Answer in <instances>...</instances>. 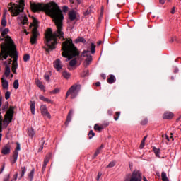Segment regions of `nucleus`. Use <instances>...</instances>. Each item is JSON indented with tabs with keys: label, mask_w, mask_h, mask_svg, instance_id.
<instances>
[{
	"label": "nucleus",
	"mask_w": 181,
	"mask_h": 181,
	"mask_svg": "<svg viewBox=\"0 0 181 181\" xmlns=\"http://www.w3.org/2000/svg\"><path fill=\"white\" fill-rule=\"evenodd\" d=\"M4 181H9V177H7L6 178H5Z\"/></svg>",
	"instance_id": "64"
},
{
	"label": "nucleus",
	"mask_w": 181,
	"mask_h": 181,
	"mask_svg": "<svg viewBox=\"0 0 181 181\" xmlns=\"http://www.w3.org/2000/svg\"><path fill=\"white\" fill-rule=\"evenodd\" d=\"M30 8L33 12H45L48 16H50L55 23L57 31L53 33L52 28H48L45 33V40L43 47L47 53H50L54 49V45L57 43V37L63 39L64 33H63V20L64 16L57 4L51 2L47 4L42 3H30Z\"/></svg>",
	"instance_id": "1"
},
{
	"label": "nucleus",
	"mask_w": 181,
	"mask_h": 181,
	"mask_svg": "<svg viewBox=\"0 0 181 181\" xmlns=\"http://www.w3.org/2000/svg\"><path fill=\"white\" fill-rule=\"evenodd\" d=\"M0 132H2V123H0Z\"/></svg>",
	"instance_id": "63"
},
{
	"label": "nucleus",
	"mask_w": 181,
	"mask_h": 181,
	"mask_svg": "<svg viewBox=\"0 0 181 181\" xmlns=\"http://www.w3.org/2000/svg\"><path fill=\"white\" fill-rule=\"evenodd\" d=\"M175 7H173V8H172V11H171V13L173 15V13H175Z\"/></svg>",
	"instance_id": "61"
},
{
	"label": "nucleus",
	"mask_w": 181,
	"mask_h": 181,
	"mask_svg": "<svg viewBox=\"0 0 181 181\" xmlns=\"http://www.w3.org/2000/svg\"><path fill=\"white\" fill-rule=\"evenodd\" d=\"M40 111L42 115H44L45 117H47L49 119L52 118V116L50 115V113H49V111L47 110V107H46V105H41Z\"/></svg>",
	"instance_id": "11"
},
{
	"label": "nucleus",
	"mask_w": 181,
	"mask_h": 181,
	"mask_svg": "<svg viewBox=\"0 0 181 181\" xmlns=\"http://www.w3.org/2000/svg\"><path fill=\"white\" fill-rule=\"evenodd\" d=\"M59 91H60L59 89L56 88V89L52 90L51 93H52V94H57V93H59Z\"/></svg>",
	"instance_id": "51"
},
{
	"label": "nucleus",
	"mask_w": 181,
	"mask_h": 181,
	"mask_svg": "<svg viewBox=\"0 0 181 181\" xmlns=\"http://www.w3.org/2000/svg\"><path fill=\"white\" fill-rule=\"evenodd\" d=\"M39 98L42 101H44V103H48V104H53V101H52V100H50V99H49V98H46V97H45L42 95H40L39 96Z\"/></svg>",
	"instance_id": "18"
},
{
	"label": "nucleus",
	"mask_w": 181,
	"mask_h": 181,
	"mask_svg": "<svg viewBox=\"0 0 181 181\" xmlns=\"http://www.w3.org/2000/svg\"><path fill=\"white\" fill-rule=\"evenodd\" d=\"M2 107V109H0V112L4 113L8 110V105H4L2 106V98H0V108Z\"/></svg>",
	"instance_id": "20"
},
{
	"label": "nucleus",
	"mask_w": 181,
	"mask_h": 181,
	"mask_svg": "<svg viewBox=\"0 0 181 181\" xmlns=\"http://www.w3.org/2000/svg\"><path fill=\"white\" fill-rule=\"evenodd\" d=\"M25 6V0H20L18 4L10 3L8 4V11L12 13L13 16H18L21 12H23Z\"/></svg>",
	"instance_id": "4"
},
{
	"label": "nucleus",
	"mask_w": 181,
	"mask_h": 181,
	"mask_svg": "<svg viewBox=\"0 0 181 181\" xmlns=\"http://www.w3.org/2000/svg\"><path fill=\"white\" fill-rule=\"evenodd\" d=\"M28 134L30 138H33V136H35V130L33 129V128L28 129Z\"/></svg>",
	"instance_id": "26"
},
{
	"label": "nucleus",
	"mask_w": 181,
	"mask_h": 181,
	"mask_svg": "<svg viewBox=\"0 0 181 181\" xmlns=\"http://www.w3.org/2000/svg\"><path fill=\"white\" fill-rule=\"evenodd\" d=\"M144 146H145V140H142L140 144V149H144Z\"/></svg>",
	"instance_id": "46"
},
{
	"label": "nucleus",
	"mask_w": 181,
	"mask_h": 181,
	"mask_svg": "<svg viewBox=\"0 0 181 181\" xmlns=\"http://www.w3.org/2000/svg\"><path fill=\"white\" fill-rule=\"evenodd\" d=\"M6 17L5 16V15L3 16L1 22V25L2 26V28H5L6 26Z\"/></svg>",
	"instance_id": "30"
},
{
	"label": "nucleus",
	"mask_w": 181,
	"mask_h": 181,
	"mask_svg": "<svg viewBox=\"0 0 181 181\" xmlns=\"http://www.w3.org/2000/svg\"><path fill=\"white\" fill-rule=\"evenodd\" d=\"M88 135L89 139H91L95 135V133H94L93 130H90L88 134Z\"/></svg>",
	"instance_id": "40"
},
{
	"label": "nucleus",
	"mask_w": 181,
	"mask_h": 181,
	"mask_svg": "<svg viewBox=\"0 0 181 181\" xmlns=\"http://www.w3.org/2000/svg\"><path fill=\"white\" fill-rule=\"evenodd\" d=\"M18 19H20V21H21L22 25H28L29 23L28 17L26 16H23L18 18Z\"/></svg>",
	"instance_id": "19"
},
{
	"label": "nucleus",
	"mask_w": 181,
	"mask_h": 181,
	"mask_svg": "<svg viewBox=\"0 0 181 181\" xmlns=\"http://www.w3.org/2000/svg\"><path fill=\"white\" fill-rule=\"evenodd\" d=\"M35 83H36V86H37L39 88H40V90H45V86L43 85L42 81L37 80Z\"/></svg>",
	"instance_id": "28"
},
{
	"label": "nucleus",
	"mask_w": 181,
	"mask_h": 181,
	"mask_svg": "<svg viewBox=\"0 0 181 181\" xmlns=\"http://www.w3.org/2000/svg\"><path fill=\"white\" fill-rule=\"evenodd\" d=\"M100 151H101V150H100V149H98V148L96 150V151H95V153H94V158L98 156V155L100 154Z\"/></svg>",
	"instance_id": "49"
},
{
	"label": "nucleus",
	"mask_w": 181,
	"mask_h": 181,
	"mask_svg": "<svg viewBox=\"0 0 181 181\" xmlns=\"http://www.w3.org/2000/svg\"><path fill=\"white\" fill-rule=\"evenodd\" d=\"M8 56L13 57L11 70L14 74H16V69H18V57L16 56V50L14 52L13 54H8Z\"/></svg>",
	"instance_id": "9"
},
{
	"label": "nucleus",
	"mask_w": 181,
	"mask_h": 181,
	"mask_svg": "<svg viewBox=\"0 0 181 181\" xmlns=\"http://www.w3.org/2000/svg\"><path fill=\"white\" fill-rule=\"evenodd\" d=\"M71 117H73V110H71L67 115L65 125L67 127L71 121Z\"/></svg>",
	"instance_id": "14"
},
{
	"label": "nucleus",
	"mask_w": 181,
	"mask_h": 181,
	"mask_svg": "<svg viewBox=\"0 0 181 181\" xmlns=\"http://www.w3.org/2000/svg\"><path fill=\"white\" fill-rule=\"evenodd\" d=\"M95 86H96L97 87H100V86H101V83L97 82V83H95Z\"/></svg>",
	"instance_id": "60"
},
{
	"label": "nucleus",
	"mask_w": 181,
	"mask_h": 181,
	"mask_svg": "<svg viewBox=\"0 0 181 181\" xmlns=\"http://www.w3.org/2000/svg\"><path fill=\"white\" fill-rule=\"evenodd\" d=\"M80 90H81V86L74 84L68 90L66 98L69 97V95H71V98H76L77 95H78V93H80Z\"/></svg>",
	"instance_id": "5"
},
{
	"label": "nucleus",
	"mask_w": 181,
	"mask_h": 181,
	"mask_svg": "<svg viewBox=\"0 0 181 181\" xmlns=\"http://www.w3.org/2000/svg\"><path fill=\"white\" fill-rule=\"evenodd\" d=\"M33 35L30 38L31 45H35L36 42H37V36H39V33H37V28H39V25H37V20L35 18H33Z\"/></svg>",
	"instance_id": "6"
},
{
	"label": "nucleus",
	"mask_w": 181,
	"mask_h": 181,
	"mask_svg": "<svg viewBox=\"0 0 181 181\" xmlns=\"http://www.w3.org/2000/svg\"><path fill=\"white\" fill-rule=\"evenodd\" d=\"M47 165V164H45V163L43 164V165H42V170H45Z\"/></svg>",
	"instance_id": "57"
},
{
	"label": "nucleus",
	"mask_w": 181,
	"mask_h": 181,
	"mask_svg": "<svg viewBox=\"0 0 181 181\" xmlns=\"http://www.w3.org/2000/svg\"><path fill=\"white\" fill-rule=\"evenodd\" d=\"M175 117V114L170 111H165L163 115V119H172Z\"/></svg>",
	"instance_id": "13"
},
{
	"label": "nucleus",
	"mask_w": 181,
	"mask_h": 181,
	"mask_svg": "<svg viewBox=\"0 0 181 181\" xmlns=\"http://www.w3.org/2000/svg\"><path fill=\"white\" fill-rule=\"evenodd\" d=\"M107 81L109 84H112L113 83H115V76L114 75H110V76L107 79Z\"/></svg>",
	"instance_id": "23"
},
{
	"label": "nucleus",
	"mask_w": 181,
	"mask_h": 181,
	"mask_svg": "<svg viewBox=\"0 0 181 181\" xmlns=\"http://www.w3.org/2000/svg\"><path fill=\"white\" fill-rule=\"evenodd\" d=\"M10 74H11V68L8 65H6L5 68L4 76H6V77H9Z\"/></svg>",
	"instance_id": "25"
},
{
	"label": "nucleus",
	"mask_w": 181,
	"mask_h": 181,
	"mask_svg": "<svg viewBox=\"0 0 181 181\" xmlns=\"http://www.w3.org/2000/svg\"><path fill=\"white\" fill-rule=\"evenodd\" d=\"M153 152H154L156 156H157V158H159V156L160 155V149L157 148L156 147H153Z\"/></svg>",
	"instance_id": "29"
},
{
	"label": "nucleus",
	"mask_w": 181,
	"mask_h": 181,
	"mask_svg": "<svg viewBox=\"0 0 181 181\" xmlns=\"http://www.w3.org/2000/svg\"><path fill=\"white\" fill-rule=\"evenodd\" d=\"M62 11L63 12H67V11H69V7L67 6H64L62 7Z\"/></svg>",
	"instance_id": "53"
},
{
	"label": "nucleus",
	"mask_w": 181,
	"mask_h": 181,
	"mask_svg": "<svg viewBox=\"0 0 181 181\" xmlns=\"http://www.w3.org/2000/svg\"><path fill=\"white\" fill-rule=\"evenodd\" d=\"M114 166H115V162L112 161L109 163L108 165H107L106 168H114Z\"/></svg>",
	"instance_id": "44"
},
{
	"label": "nucleus",
	"mask_w": 181,
	"mask_h": 181,
	"mask_svg": "<svg viewBox=\"0 0 181 181\" xmlns=\"http://www.w3.org/2000/svg\"><path fill=\"white\" fill-rule=\"evenodd\" d=\"M33 176H35V169H33L30 173L28 174V178L30 181L33 180Z\"/></svg>",
	"instance_id": "33"
},
{
	"label": "nucleus",
	"mask_w": 181,
	"mask_h": 181,
	"mask_svg": "<svg viewBox=\"0 0 181 181\" xmlns=\"http://www.w3.org/2000/svg\"><path fill=\"white\" fill-rule=\"evenodd\" d=\"M1 36L0 40H4V42L1 44V51L0 52V60H6L8 55L15 54L16 47L12 38L8 35L9 33V28H0Z\"/></svg>",
	"instance_id": "2"
},
{
	"label": "nucleus",
	"mask_w": 181,
	"mask_h": 181,
	"mask_svg": "<svg viewBox=\"0 0 181 181\" xmlns=\"http://www.w3.org/2000/svg\"><path fill=\"white\" fill-rule=\"evenodd\" d=\"M141 125H146V124H148V119L145 118L141 122Z\"/></svg>",
	"instance_id": "45"
},
{
	"label": "nucleus",
	"mask_w": 181,
	"mask_h": 181,
	"mask_svg": "<svg viewBox=\"0 0 181 181\" xmlns=\"http://www.w3.org/2000/svg\"><path fill=\"white\" fill-rule=\"evenodd\" d=\"M112 110H109L108 111H107V114L109 115H112Z\"/></svg>",
	"instance_id": "55"
},
{
	"label": "nucleus",
	"mask_w": 181,
	"mask_h": 181,
	"mask_svg": "<svg viewBox=\"0 0 181 181\" xmlns=\"http://www.w3.org/2000/svg\"><path fill=\"white\" fill-rule=\"evenodd\" d=\"M93 9H94V7L93 6L89 7V8L84 13L85 16H87V15L93 13Z\"/></svg>",
	"instance_id": "32"
},
{
	"label": "nucleus",
	"mask_w": 181,
	"mask_h": 181,
	"mask_svg": "<svg viewBox=\"0 0 181 181\" xmlns=\"http://www.w3.org/2000/svg\"><path fill=\"white\" fill-rule=\"evenodd\" d=\"M76 17H77V16L76 14V11H69V18L70 21H74V19H76Z\"/></svg>",
	"instance_id": "21"
},
{
	"label": "nucleus",
	"mask_w": 181,
	"mask_h": 181,
	"mask_svg": "<svg viewBox=\"0 0 181 181\" xmlns=\"http://www.w3.org/2000/svg\"><path fill=\"white\" fill-rule=\"evenodd\" d=\"M19 155V153L18 151H14V154L13 155V157L11 160V163L13 165L14 163H16V161L18 160V156Z\"/></svg>",
	"instance_id": "17"
},
{
	"label": "nucleus",
	"mask_w": 181,
	"mask_h": 181,
	"mask_svg": "<svg viewBox=\"0 0 181 181\" xmlns=\"http://www.w3.org/2000/svg\"><path fill=\"white\" fill-rule=\"evenodd\" d=\"M16 151L15 152H18V151H21V144L19 143H16Z\"/></svg>",
	"instance_id": "48"
},
{
	"label": "nucleus",
	"mask_w": 181,
	"mask_h": 181,
	"mask_svg": "<svg viewBox=\"0 0 181 181\" xmlns=\"http://www.w3.org/2000/svg\"><path fill=\"white\" fill-rule=\"evenodd\" d=\"M21 179L25 176V173H26V168L25 167H22L21 168Z\"/></svg>",
	"instance_id": "39"
},
{
	"label": "nucleus",
	"mask_w": 181,
	"mask_h": 181,
	"mask_svg": "<svg viewBox=\"0 0 181 181\" xmlns=\"http://www.w3.org/2000/svg\"><path fill=\"white\" fill-rule=\"evenodd\" d=\"M81 57H86L84 62L85 67L90 66L91 64V62H93V57L90 54L89 50H85L81 54Z\"/></svg>",
	"instance_id": "8"
},
{
	"label": "nucleus",
	"mask_w": 181,
	"mask_h": 181,
	"mask_svg": "<svg viewBox=\"0 0 181 181\" xmlns=\"http://www.w3.org/2000/svg\"><path fill=\"white\" fill-rule=\"evenodd\" d=\"M101 176H103V173L99 172V173H98V176H97L96 180H97V181H99V180H100V177H101Z\"/></svg>",
	"instance_id": "50"
},
{
	"label": "nucleus",
	"mask_w": 181,
	"mask_h": 181,
	"mask_svg": "<svg viewBox=\"0 0 181 181\" xmlns=\"http://www.w3.org/2000/svg\"><path fill=\"white\" fill-rule=\"evenodd\" d=\"M161 178L163 181H169V180L168 179V176L166 175V173L163 172L161 173Z\"/></svg>",
	"instance_id": "34"
},
{
	"label": "nucleus",
	"mask_w": 181,
	"mask_h": 181,
	"mask_svg": "<svg viewBox=\"0 0 181 181\" xmlns=\"http://www.w3.org/2000/svg\"><path fill=\"white\" fill-rule=\"evenodd\" d=\"M2 87L4 90H8L9 88V82L4 78H1Z\"/></svg>",
	"instance_id": "16"
},
{
	"label": "nucleus",
	"mask_w": 181,
	"mask_h": 181,
	"mask_svg": "<svg viewBox=\"0 0 181 181\" xmlns=\"http://www.w3.org/2000/svg\"><path fill=\"white\" fill-rule=\"evenodd\" d=\"M13 88L15 90H18L19 88V80L16 79L13 82Z\"/></svg>",
	"instance_id": "35"
},
{
	"label": "nucleus",
	"mask_w": 181,
	"mask_h": 181,
	"mask_svg": "<svg viewBox=\"0 0 181 181\" xmlns=\"http://www.w3.org/2000/svg\"><path fill=\"white\" fill-rule=\"evenodd\" d=\"M94 129L95 131H98L99 132H101V131H103V127L98 124H95Z\"/></svg>",
	"instance_id": "36"
},
{
	"label": "nucleus",
	"mask_w": 181,
	"mask_h": 181,
	"mask_svg": "<svg viewBox=\"0 0 181 181\" xmlns=\"http://www.w3.org/2000/svg\"><path fill=\"white\" fill-rule=\"evenodd\" d=\"M30 59V56L29 54H25L23 57L24 62H29Z\"/></svg>",
	"instance_id": "41"
},
{
	"label": "nucleus",
	"mask_w": 181,
	"mask_h": 181,
	"mask_svg": "<svg viewBox=\"0 0 181 181\" xmlns=\"http://www.w3.org/2000/svg\"><path fill=\"white\" fill-rule=\"evenodd\" d=\"M44 78L46 80V81H50V76L48 74H45L44 76Z\"/></svg>",
	"instance_id": "47"
},
{
	"label": "nucleus",
	"mask_w": 181,
	"mask_h": 181,
	"mask_svg": "<svg viewBox=\"0 0 181 181\" xmlns=\"http://www.w3.org/2000/svg\"><path fill=\"white\" fill-rule=\"evenodd\" d=\"M116 117H114L115 121H118L119 115H121V112H116Z\"/></svg>",
	"instance_id": "43"
},
{
	"label": "nucleus",
	"mask_w": 181,
	"mask_h": 181,
	"mask_svg": "<svg viewBox=\"0 0 181 181\" xmlns=\"http://www.w3.org/2000/svg\"><path fill=\"white\" fill-rule=\"evenodd\" d=\"M50 160V158L49 157H46L44 160V163H45L46 165H47V163H49V161Z\"/></svg>",
	"instance_id": "52"
},
{
	"label": "nucleus",
	"mask_w": 181,
	"mask_h": 181,
	"mask_svg": "<svg viewBox=\"0 0 181 181\" xmlns=\"http://www.w3.org/2000/svg\"><path fill=\"white\" fill-rule=\"evenodd\" d=\"M54 67L57 71H60L63 69V64H62L60 59H57L54 62Z\"/></svg>",
	"instance_id": "12"
},
{
	"label": "nucleus",
	"mask_w": 181,
	"mask_h": 181,
	"mask_svg": "<svg viewBox=\"0 0 181 181\" xmlns=\"http://www.w3.org/2000/svg\"><path fill=\"white\" fill-rule=\"evenodd\" d=\"M75 43H86V39L83 37H78L75 40Z\"/></svg>",
	"instance_id": "27"
},
{
	"label": "nucleus",
	"mask_w": 181,
	"mask_h": 181,
	"mask_svg": "<svg viewBox=\"0 0 181 181\" xmlns=\"http://www.w3.org/2000/svg\"><path fill=\"white\" fill-rule=\"evenodd\" d=\"M90 52L92 53V54H94V53H95V45L93 42L90 44Z\"/></svg>",
	"instance_id": "37"
},
{
	"label": "nucleus",
	"mask_w": 181,
	"mask_h": 181,
	"mask_svg": "<svg viewBox=\"0 0 181 181\" xmlns=\"http://www.w3.org/2000/svg\"><path fill=\"white\" fill-rule=\"evenodd\" d=\"M1 112H0V124H2V115H1Z\"/></svg>",
	"instance_id": "62"
},
{
	"label": "nucleus",
	"mask_w": 181,
	"mask_h": 181,
	"mask_svg": "<svg viewBox=\"0 0 181 181\" xmlns=\"http://www.w3.org/2000/svg\"><path fill=\"white\" fill-rule=\"evenodd\" d=\"M13 107H10L8 110L6 112L4 120V124L5 127H8L9 125L10 122H12V117H13Z\"/></svg>",
	"instance_id": "7"
},
{
	"label": "nucleus",
	"mask_w": 181,
	"mask_h": 181,
	"mask_svg": "<svg viewBox=\"0 0 181 181\" xmlns=\"http://www.w3.org/2000/svg\"><path fill=\"white\" fill-rule=\"evenodd\" d=\"M176 40V37H171L170 40V43H173Z\"/></svg>",
	"instance_id": "54"
},
{
	"label": "nucleus",
	"mask_w": 181,
	"mask_h": 181,
	"mask_svg": "<svg viewBox=\"0 0 181 181\" xmlns=\"http://www.w3.org/2000/svg\"><path fill=\"white\" fill-rule=\"evenodd\" d=\"M130 181H142V174L141 173V172H133Z\"/></svg>",
	"instance_id": "10"
},
{
	"label": "nucleus",
	"mask_w": 181,
	"mask_h": 181,
	"mask_svg": "<svg viewBox=\"0 0 181 181\" xmlns=\"http://www.w3.org/2000/svg\"><path fill=\"white\" fill-rule=\"evenodd\" d=\"M62 76L64 77V78H66V80H69V78L71 77V74L67 71H64L62 72Z\"/></svg>",
	"instance_id": "24"
},
{
	"label": "nucleus",
	"mask_w": 181,
	"mask_h": 181,
	"mask_svg": "<svg viewBox=\"0 0 181 181\" xmlns=\"http://www.w3.org/2000/svg\"><path fill=\"white\" fill-rule=\"evenodd\" d=\"M160 4H161V5H163V4H165V2H166V0H159Z\"/></svg>",
	"instance_id": "56"
},
{
	"label": "nucleus",
	"mask_w": 181,
	"mask_h": 181,
	"mask_svg": "<svg viewBox=\"0 0 181 181\" xmlns=\"http://www.w3.org/2000/svg\"><path fill=\"white\" fill-rule=\"evenodd\" d=\"M45 139L42 138V140L40 142V148L38 149V152H41V151H43V146L45 145Z\"/></svg>",
	"instance_id": "31"
},
{
	"label": "nucleus",
	"mask_w": 181,
	"mask_h": 181,
	"mask_svg": "<svg viewBox=\"0 0 181 181\" xmlns=\"http://www.w3.org/2000/svg\"><path fill=\"white\" fill-rule=\"evenodd\" d=\"M75 64H77V59H74L69 62V66H71V67H74Z\"/></svg>",
	"instance_id": "38"
},
{
	"label": "nucleus",
	"mask_w": 181,
	"mask_h": 181,
	"mask_svg": "<svg viewBox=\"0 0 181 181\" xmlns=\"http://www.w3.org/2000/svg\"><path fill=\"white\" fill-rule=\"evenodd\" d=\"M1 153H3V155H8V153H11V147H9V146L3 147Z\"/></svg>",
	"instance_id": "15"
},
{
	"label": "nucleus",
	"mask_w": 181,
	"mask_h": 181,
	"mask_svg": "<svg viewBox=\"0 0 181 181\" xmlns=\"http://www.w3.org/2000/svg\"><path fill=\"white\" fill-rule=\"evenodd\" d=\"M101 77H102V78H103V80H105L107 76H105V74H103L101 75Z\"/></svg>",
	"instance_id": "59"
},
{
	"label": "nucleus",
	"mask_w": 181,
	"mask_h": 181,
	"mask_svg": "<svg viewBox=\"0 0 181 181\" xmlns=\"http://www.w3.org/2000/svg\"><path fill=\"white\" fill-rule=\"evenodd\" d=\"M35 105H36V102H35V101L30 102V111H31V113L33 114V115H35Z\"/></svg>",
	"instance_id": "22"
},
{
	"label": "nucleus",
	"mask_w": 181,
	"mask_h": 181,
	"mask_svg": "<svg viewBox=\"0 0 181 181\" xmlns=\"http://www.w3.org/2000/svg\"><path fill=\"white\" fill-rule=\"evenodd\" d=\"M62 50L63 51L62 56L67 58L66 62H69L70 59H73V57H76V56L80 54L77 47L73 44L72 40H67L64 42L62 45Z\"/></svg>",
	"instance_id": "3"
},
{
	"label": "nucleus",
	"mask_w": 181,
	"mask_h": 181,
	"mask_svg": "<svg viewBox=\"0 0 181 181\" xmlns=\"http://www.w3.org/2000/svg\"><path fill=\"white\" fill-rule=\"evenodd\" d=\"M4 169H5V164L3 165V167H2L1 170H0V173H2V172H4Z\"/></svg>",
	"instance_id": "58"
},
{
	"label": "nucleus",
	"mask_w": 181,
	"mask_h": 181,
	"mask_svg": "<svg viewBox=\"0 0 181 181\" xmlns=\"http://www.w3.org/2000/svg\"><path fill=\"white\" fill-rule=\"evenodd\" d=\"M5 98L6 100H9V98H11V92L9 91L6 92Z\"/></svg>",
	"instance_id": "42"
}]
</instances>
